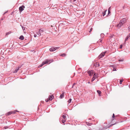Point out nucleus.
I'll list each match as a JSON object with an SVG mask.
<instances>
[{
  "instance_id": "1a4fd4ad",
  "label": "nucleus",
  "mask_w": 130,
  "mask_h": 130,
  "mask_svg": "<svg viewBox=\"0 0 130 130\" xmlns=\"http://www.w3.org/2000/svg\"><path fill=\"white\" fill-rule=\"evenodd\" d=\"M54 96L53 95H51L48 98L49 99V100H50V101H51L54 98Z\"/></svg>"
},
{
  "instance_id": "ddd939ff",
  "label": "nucleus",
  "mask_w": 130,
  "mask_h": 130,
  "mask_svg": "<svg viewBox=\"0 0 130 130\" xmlns=\"http://www.w3.org/2000/svg\"><path fill=\"white\" fill-rule=\"evenodd\" d=\"M12 114V112H11V111L9 112L8 113H7L6 114V115H7V116H8V115H10Z\"/></svg>"
},
{
  "instance_id": "7ed1b4c3",
  "label": "nucleus",
  "mask_w": 130,
  "mask_h": 130,
  "mask_svg": "<svg viewBox=\"0 0 130 130\" xmlns=\"http://www.w3.org/2000/svg\"><path fill=\"white\" fill-rule=\"evenodd\" d=\"M25 8V7L23 5H22V6H20L19 8V11L20 12H22L24 10V8Z\"/></svg>"
},
{
  "instance_id": "a211bd4d",
  "label": "nucleus",
  "mask_w": 130,
  "mask_h": 130,
  "mask_svg": "<svg viewBox=\"0 0 130 130\" xmlns=\"http://www.w3.org/2000/svg\"><path fill=\"white\" fill-rule=\"evenodd\" d=\"M60 55L62 57H65L66 56V54L65 53H63L62 54H61Z\"/></svg>"
},
{
  "instance_id": "f03ea898",
  "label": "nucleus",
  "mask_w": 130,
  "mask_h": 130,
  "mask_svg": "<svg viewBox=\"0 0 130 130\" xmlns=\"http://www.w3.org/2000/svg\"><path fill=\"white\" fill-rule=\"evenodd\" d=\"M59 47H52L50 48L49 50L51 52H53L55 50H56L58 49L59 48Z\"/></svg>"
},
{
  "instance_id": "2eb2a0df",
  "label": "nucleus",
  "mask_w": 130,
  "mask_h": 130,
  "mask_svg": "<svg viewBox=\"0 0 130 130\" xmlns=\"http://www.w3.org/2000/svg\"><path fill=\"white\" fill-rule=\"evenodd\" d=\"M110 66L112 67L113 68H114L113 69V71H116V68H114V66L113 65Z\"/></svg>"
},
{
  "instance_id": "ea45409f",
  "label": "nucleus",
  "mask_w": 130,
  "mask_h": 130,
  "mask_svg": "<svg viewBox=\"0 0 130 130\" xmlns=\"http://www.w3.org/2000/svg\"><path fill=\"white\" fill-rule=\"evenodd\" d=\"M88 83H89V84H90V82H88Z\"/></svg>"
},
{
  "instance_id": "c9c22d12",
  "label": "nucleus",
  "mask_w": 130,
  "mask_h": 130,
  "mask_svg": "<svg viewBox=\"0 0 130 130\" xmlns=\"http://www.w3.org/2000/svg\"><path fill=\"white\" fill-rule=\"evenodd\" d=\"M75 85V83H73V86H74Z\"/></svg>"
},
{
  "instance_id": "58836bf2",
  "label": "nucleus",
  "mask_w": 130,
  "mask_h": 130,
  "mask_svg": "<svg viewBox=\"0 0 130 130\" xmlns=\"http://www.w3.org/2000/svg\"><path fill=\"white\" fill-rule=\"evenodd\" d=\"M74 2L75 1H76V0H73Z\"/></svg>"
},
{
  "instance_id": "9d476101",
  "label": "nucleus",
  "mask_w": 130,
  "mask_h": 130,
  "mask_svg": "<svg viewBox=\"0 0 130 130\" xmlns=\"http://www.w3.org/2000/svg\"><path fill=\"white\" fill-rule=\"evenodd\" d=\"M12 112V114H15V113L16 112H19V111L16 110H14L12 111H11Z\"/></svg>"
},
{
  "instance_id": "f704fd0d",
  "label": "nucleus",
  "mask_w": 130,
  "mask_h": 130,
  "mask_svg": "<svg viewBox=\"0 0 130 130\" xmlns=\"http://www.w3.org/2000/svg\"><path fill=\"white\" fill-rule=\"evenodd\" d=\"M112 37H111V36H110V37H109V38H110V39H111L112 38Z\"/></svg>"
},
{
  "instance_id": "20e7f679",
  "label": "nucleus",
  "mask_w": 130,
  "mask_h": 130,
  "mask_svg": "<svg viewBox=\"0 0 130 130\" xmlns=\"http://www.w3.org/2000/svg\"><path fill=\"white\" fill-rule=\"evenodd\" d=\"M126 20L125 19H123L120 21V22L123 25L126 22Z\"/></svg>"
},
{
  "instance_id": "412c9836",
  "label": "nucleus",
  "mask_w": 130,
  "mask_h": 130,
  "mask_svg": "<svg viewBox=\"0 0 130 130\" xmlns=\"http://www.w3.org/2000/svg\"><path fill=\"white\" fill-rule=\"evenodd\" d=\"M97 92L99 94L100 96V94H101V92L100 91H99V90H97Z\"/></svg>"
},
{
  "instance_id": "6e6552de",
  "label": "nucleus",
  "mask_w": 130,
  "mask_h": 130,
  "mask_svg": "<svg viewBox=\"0 0 130 130\" xmlns=\"http://www.w3.org/2000/svg\"><path fill=\"white\" fill-rule=\"evenodd\" d=\"M66 121V119H62V118H61L60 119V121L62 122L63 123H64Z\"/></svg>"
},
{
  "instance_id": "393cba45",
  "label": "nucleus",
  "mask_w": 130,
  "mask_h": 130,
  "mask_svg": "<svg viewBox=\"0 0 130 130\" xmlns=\"http://www.w3.org/2000/svg\"><path fill=\"white\" fill-rule=\"evenodd\" d=\"M44 31L42 29H40L39 30V32H40L41 33H42Z\"/></svg>"
},
{
  "instance_id": "4be33fe9",
  "label": "nucleus",
  "mask_w": 130,
  "mask_h": 130,
  "mask_svg": "<svg viewBox=\"0 0 130 130\" xmlns=\"http://www.w3.org/2000/svg\"><path fill=\"white\" fill-rule=\"evenodd\" d=\"M107 11V10H106L104 12H103L102 13L103 14V16H104L105 14V12Z\"/></svg>"
},
{
  "instance_id": "37998d69",
  "label": "nucleus",
  "mask_w": 130,
  "mask_h": 130,
  "mask_svg": "<svg viewBox=\"0 0 130 130\" xmlns=\"http://www.w3.org/2000/svg\"><path fill=\"white\" fill-rule=\"evenodd\" d=\"M72 86V87H73V86Z\"/></svg>"
},
{
  "instance_id": "39448f33",
  "label": "nucleus",
  "mask_w": 130,
  "mask_h": 130,
  "mask_svg": "<svg viewBox=\"0 0 130 130\" xmlns=\"http://www.w3.org/2000/svg\"><path fill=\"white\" fill-rule=\"evenodd\" d=\"M105 52H103L98 57V58H99L100 59L102 57H103L105 55Z\"/></svg>"
},
{
  "instance_id": "c756f323",
  "label": "nucleus",
  "mask_w": 130,
  "mask_h": 130,
  "mask_svg": "<svg viewBox=\"0 0 130 130\" xmlns=\"http://www.w3.org/2000/svg\"><path fill=\"white\" fill-rule=\"evenodd\" d=\"M95 79V78L93 77L92 78V79L91 81L92 82L93 81H94V80Z\"/></svg>"
},
{
  "instance_id": "c85d7f7f",
  "label": "nucleus",
  "mask_w": 130,
  "mask_h": 130,
  "mask_svg": "<svg viewBox=\"0 0 130 130\" xmlns=\"http://www.w3.org/2000/svg\"><path fill=\"white\" fill-rule=\"evenodd\" d=\"M128 38V36H127L125 39V41H127Z\"/></svg>"
},
{
  "instance_id": "a19ab883",
  "label": "nucleus",
  "mask_w": 130,
  "mask_h": 130,
  "mask_svg": "<svg viewBox=\"0 0 130 130\" xmlns=\"http://www.w3.org/2000/svg\"><path fill=\"white\" fill-rule=\"evenodd\" d=\"M109 13V10H108V13Z\"/></svg>"
},
{
  "instance_id": "7c9ffc66",
  "label": "nucleus",
  "mask_w": 130,
  "mask_h": 130,
  "mask_svg": "<svg viewBox=\"0 0 130 130\" xmlns=\"http://www.w3.org/2000/svg\"><path fill=\"white\" fill-rule=\"evenodd\" d=\"M128 29L129 31H130V25L128 28Z\"/></svg>"
},
{
  "instance_id": "2f4dec72",
  "label": "nucleus",
  "mask_w": 130,
  "mask_h": 130,
  "mask_svg": "<svg viewBox=\"0 0 130 130\" xmlns=\"http://www.w3.org/2000/svg\"><path fill=\"white\" fill-rule=\"evenodd\" d=\"M92 28H91L90 30V31H89L90 33V32L92 31Z\"/></svg>"
},
{
  "instance_id": "473e14b6",
  "label": "nucleus",
  "mask_w": 130,
  "mask_h": 130,
  "mask_svg": "<svg viewBox=\"0 0 130 130\" xmlns=\"http://www.w3.org/2000/svg\"><path fill=\"white\" fill-rule=\"evenodd\" d=\"M122 45H121L120 46V48H122Z\"/></svg>"
},
{
  "instance_id": "4468645a",
  "label": "nucleus",
  "mask_w": 130,
  "mask_h": 130,
  "mask_svg": "<svg viewBox=\"0 0 130 130\" xmlns=\"http://www.w3.org/2000/svg\"><path fill=\"white\" fill-rule=\"evenodd\" d=\"M98 77V76L97 74H94L93 77L95 78V79L96 78H97Z\"/></svg>"
},
{
  "instance_id": "f8f14e48",
  "label": "nucleus",
  "mask_w": 130,
  "mask_h": 130,
  "mask_svg": "<svg viewBox=\"0 0 130 130\" xmlns=\"http://www.w3.org/2000/svg\"><path fill=\"white\" fill-rule=\"evenodd\" d=\"M19 39L21 40H23L24 39V37L23 36H21L19 38Z\"/></svg>"
},
{
  "instance_id": "f3484780",
  "label": "nucleus",
  "mask_w": 130,
  "mask_h": 130,
  "mask_svg": "<svg viewBox=\"0 0 130 130\" xmlns=\"http://www.w3.org/2000/svg\"><path fill=\"white\" fill-rule=\"evenodd\" d=\"M64 93H62V94H61L60 95V98L61 99L64 96Z\"/></svg>"
},
{
  "instance_id": "0eeeda50",
  "label": "nucleus",
  "mask_w": 130,
  "mask_h": 130,
  "mask_svg": "<svg viewBox=\"0 0 130 130\" xmlns=\"http://www.w3.org/2000/svg\"><path fill=\"white\" fill-rule=\"evenodd\" d=\"M122 24L120 22H119V23L117 25V26L118 28H120L122 25Z\"/></svg>"
},
{
  "instance_id": "6ab92c4d",
  "label": "nucleus",
  "mask_w": 130,
  "mask_h": 130,
  "mask_svg": "<svg viewBox=\"0 0 130 130\" xmlns=\"http://www.w3.org/2000/svg\"><path fill=\"white\" fill-rule=\"evenodd\" d=\"M66 116L63 115H62V119L66 120Z\"/></svg>"
},
{
  "instance_id": "423d86ee",
  "label": "nucleus",
  "mask_w": 130,
  "mask_h": 130,
  "mask_svg": "<svg viewBox=\"0 0 130 130\" xmlns=\"http://www.w3.org/2000/svg\"><path fill=\"white\" fill-rule=\"evenodd\" d=\"M87 73L90 76L92 75L94 73L93 71L92 70L88 71Z\"/></svg>"
},
{
  "instance_id": "b1692460",
  "label": "nucleus",
  "mask_w": 130,
  "mask_h": 130,
  "mask_svg": "<svg viewBox=\"0 0 130 130\" xmlns=\"http://www.w3.org/2000/svg\"><path fill=\"white\" fill-rule=\"evenodd\" d=\"M49 100H49V98H48L45 101L46 102H48Z\"/></svg>"
},
{
  "instance_id": "72a5a7b5",
  "label": "nucleus",
  "mask_w": 130,
  "mask_h": 130,
  "mask_svg": "<svg viewBox=\"0 0 130 130\" xmlns=\"http://www.w3.org/2000/svg\"><path fill=\"white\" fill-rule=\"evenodd\" d=\"M34 37H37V35H34Z\"/></svg>"
},
{
  "instance_id": "79ce46f5",
  "label": "nucleus",
  "mask_w": 130,
  "mask_h": 130,
  "mask_svg": "<svg viewBox=\"0 0 130 130\" xmlns=\"http://www.w3.org/2000/svg\"><path fill=\"white\" fill-rule=\"evenodd\" d=\"M98 66H99V64L98 63Z\"/></svg>"
},
{
  "instance_id": "9b49d317",
  "label": "nucleus",
  "mask_w": 130,
  "mask_h": 130,
  "mask_svg": "<svg viewBox=\"0 0 130 130\" xmlns=\"http://www.w3.org/2000/svg\"><path fill=\"white\" fill-rule=\"evenodd\" d=\"M12 112V114H15V113L16 112H19V111L16 110H14L12 111H11Z\"/></svg>"
},
{
  "instance_id": "bb28decb",
  "label": "nucleus",
  "mask_w": 130,
  "mask_h": 130,
  "mask_svg": "<svg viewBox=\"0 0 130 130\" xmlns=\"http://www.w3.org/2000/svg\"><path fill=\"white\" fill-rule=\"evenodd\" d=\"M123 79L121 80L120 82V84H121L123 82Z\"/></svg>"
},
{
  "instance_id": "dca6fc26",
  "label": "nucleus",
  "mask_w": 130,
  "mask_h": 130,
  "mask_svg": "<svg viewBox=\"0 0 130 130\" xmlns=\"http://www.w3.org/2000/svg\"><path fill=\"white\" fill-rule=\"evenodd\" d=\"M19 68H17L14 72V73H16L18 71V70H19Z\"/></svg>"
},
{
  "instance_id": "a878e982",
  "label": "nucleus",
  "mask_w": 130,
  "mask_h": 130,
  "mask_svg": "<svg viewBox=\"0 0 130 130\" xmlns=\"http://www.w3.org/2000/svg\"><path fill=\"white\" fill-rule=\"evenodd\" d=\"M11 33V31H9L6 33V35H8Z\"/></svg>"
},
{
  "instance_id": "4c0bfd02",
  "label": "nucleus",
  "mask_w": 130,
  "mask_h": 130,
  "mask_svg": "<svg viewBox=\"0 0 130 130\" xmlns=\"http://www.w3.org/2000/svg\"><path fill=\"white\" fill-rule=\"evenodd\" d=\"M89 123H88L87 124L88 125H89Z\"/></svg>"
},
{
  "instance_id": "aec40b11",
  "label": "nucleus",
  "mask_w": 130,
  "mask_h": 130,
  "mask_svg": "<svg viewBox=\"0 0 130 130\" xmlns=\"http://www.w3.org/2000/svg\"><path fill=\"white\" fill-rule=\"evenodd\" d=\"M115 114L114 113H113V115H112V119L111 120V121H113L114 120V118H115Z\"/></svg>"
},
{
  "instance_id": "f257e3e1",
  "label": "nucleus",
  "mask_w": 130,
  "mask_h": 130,
  "mask_svg": "<svg viewBox=\"0 0 130 130\" xmlns=\"http://www.w3.org/2000/svg\"><path fill=\"white\" fill-rule=\"evenodd\" d=\"M52 61H51V60H50L48 59H46L44 61L41 65L39 66L38 67H41L45 64H49Z\"/></svg>"
},
{
  "instance_id": "cd10ccee",
  "label": "nucleus",
  "mask_w": 130,
  "mask_h": 130,
  "mask_svg": "<svg viewBox=\"0 0 130 130\" xmlns=\"http://www.w3.org/2000/svg\"><path fill=\"white\" fill-rule=\"evenodd\" d=\"M38 34V35H39V36H41V32H39L38 33V34Z\"/></svg>"
},
{
  "instance_id": "5701e85b",
  "label": "nucleus",
  "mask_w": 130,
  "mask_h": 130,
  "mask_svg": "<svg viewBox=\"0 0 130 130\" xmlns=\"http://www.w3.org/2000/svg\"><path fill=\"white\" fill-rule=\"evenodd\" d=\"M72 101V99H70L68 101V102L69 103H70Z\"/></svg>"
},
{
  "instance_id": "e433bc0d",
  "label": "nucleus",
  "mask_w": 130,
  "mask_h": 130,
  "mask_svg": "<svg viewBox=\"0 0 130 130\" xmlns=\"http://www.w3.org/2000/svg\"><path fill=\"white\" fill-rule=\"evenodd\" d=\"M119 61H122V60H119Z\"/></svg>"
}]
</instances>
